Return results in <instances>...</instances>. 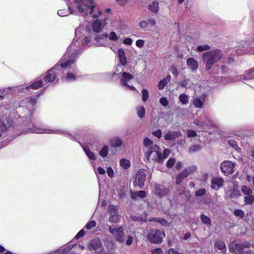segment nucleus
<instances>
[{"label": "nucleus", "mask_w": 254, "mask_h": 254, "mask_svg": "<svg viewBox=\"0 0 254 254\" xmlns=\"http://www.w3.org/2000/svg\"><path fill=\"white\" fill-rule=\"evenodd\" d=\"M67 57V55L65 54L60 61V65H56L46 73L44 76L46 82H52L58 80L59 77L62 73V69L70 67V66L74 63V59H68Z\"/></svg>", "instance_id": "7ed1b4c3"}, {"label": "nucleus", "mask_w": 254, "mask_h": 254, "mask_svg": "<svg viewBox=\"0 0 254 254\" xmlns=\"http://www.w3.org/2000/svg\"><path fill=\"white\" fill-rule=\"evenodd\" d=\"M170 154V150L169 149H165L163 151V153L162 155L160 153V161H161V160L162 159V158L163 159H166L167 157H168Z\"/></svg>", "instance_id": "09e8293b"}, {"label": "nucleus", "mask_w": 254, "mask_h": 254, "mask_svg": "<svg viewBox=\"0 0 254 254\" xmlns=\"http://www.w3.org/2000/svg\"><path fill=\"white\" fill-rule=\"evenodd\" d=\"M73 3L74 0H73V2L71 3V5H68V9H60L58 11V15L60 16L63 17L68 15L69 13H74V11L72 10V8L74 9L76 11H77V9L73 7Z\"/></svg>", "instance_id": "dca6fc26"}, {"label": "nucleus", "mask_w": 254, "mask_h": 254, "mask_svg": "<svg viewBox=\"0 0 254 254\" xmlns=\"http://www.w3.org/2000/svg\"><path fill=\"white\" fill-rule=\"evenodd\" d=\"M192 85V81L189 79H184L179 83V85L186 88H190Z\"/></svg>", "instance_id": "c756f323"}, {"label": "nucleus", "mask_w": 254, "mask_h": 254, "mask_svg": "<svg viewBox=\"0 0 254 254\" xmlns=\"http://www.w3.org/2000/svg\"><path fill=\"white\" fill-rule=\"evenodd\" d=\"M131 195V197L134 198H135L137 197H140V198H144L146 196V192L145 191L140 190V191L132 193Z\"/></svg>", "instance_id": "f704fd0d"}, {"label": "nucleus", "mask_w": 254, "mask_h": 254, "mask_svg": "<svg viewBox=\"0 0 254 254\" xmlns=\"http://www.w3.org/2000/svg\"><path fill=\"white\" fill-rule=\"evenodd\" d=\"M107 173L108 176L110 178H112L114 176V172L111 167H108V168L107 169Z\"/></svg>", "instance_id": "052dcab7"}, {"label": "nucleus", "mask_w": 254, "mask_h": 254, "mask_svg": "<svg viewBox=\"0 0 254 254\" xmlns=\"http://www.w3.org/2000/svg\"><path fill=\"white\" fill-rule=\"evenodd\" d=\"M235 164L230 161H224L221 165V170L227 176L234 172Z\"/></svg>", "instance_id": "9b49d317"}, {"label": "nucleus", "mask_w": 254, "mask_h": 254, "mask_svg": "<svg viewBox=\"0 0 254 254\" xmlns=\"http://www.w3.org/2000/svg\"><path fill=\"white\" fill-rule=\"evenodd\" d=\"M149 11L153 14L157 13L159 10V2L157 0L151 2L148 5Z\"/></svg>", "instance_id": "412c9836"}, {"label": "nucleus", "mask_w": 254, "mask_h": 254, "mask_svg": "<svg viewBox=\"0 0 254 254\" xmlns=\"http://www.w3.org/2000/svg\"><path fill=\"white\" fill-rule=\"evenodd\" d=\"M91 38L88 36H81L77 39H75L73 42L67 48L65 54L67 55L68 59H74V63L77 58V56L83 51V47L91 46Z\"/></svg>", "instance_id": "f03ea898"}, {"label": "nucleus", "mask_w": 254, "mask_h": 254, "mask_svg": "<svg viewBox=\"0 0 254 254\" xmlns=\"http://www.w3.org/2000/svg\"><path fill=\"white\" fill-rule=\"evenodd\" d=\"M96 223L94 220L89 221L85 226V228L87 230H90L96 226Z\"/></svg>", "instance_id": "de8ad7c7"}, {"label": "nucleus", "mask_w": 254, "mask_h": 254, "mask_svg": "<svg viewBox=\"0 0 254 254\" xmlns=\"http://www.w3.org/2000/svg\"><path fill=\"white\" fill-rule=\"evenodd\" d=\"M42 81L41 79H38L36 80L35 82L29 85V86H27L26 87V90L30 89H37L41 87L42 85Z\"/></svg>", "instance_id": "a878e982"}, {"label": "nucleus", "mask_w": 254, "mask_h": 254, "mask_svg": "<svg viewBox=\"0 0 254 254\" xmlns=\"http://www.w3.org/2000/svg\"><path fill=\"white\" fill-rule=\"evenodd\" d=\"M181 136H182V133L180 131H169L165 135L164 138L166 140H174Z\"/></svg>", "instance_id": "f3484780"}, {"label": "nucleus", "mask_w": 254, "mask_h": 254, "mask_svg": "<svg viewBox=\"0 0 254 254\" xmlns=\"http://www.w3.org/2000/svg\"><path fill=\"white\" fill-rule=\"evenodd\" d=\"M224 180L221 177H215L211 180V188L212 189L218 190L223 185Z\"/></svg>", "instance_id": "4468645a"}, {"label": "nucleus", "mask_w": 254, "mask_h": 254, "mask_svg": "<svg viewBox=\"0 0 254 254\" xmlns=\"http://www.w3.org/2000/svg\"><path fill=\"white\" fill-rule=\"evenodd\" d=\"M206 190L204 189H199L195 192V194L197 197L203 196L205 194Z\"/></svg>", "instance_id": "5fc2aeb1"}, {"label": "nucleus", "mask_w": 254, "mask_h": 254, "mask_svg": "<svg viewBox=\"0 0 254 254\" xmlns=\"http://www.w3.org/2000/svg\"><path fill=\"white\" fill-rule=\"evenodd\" d=\"M197 135L196 132L195 130L189 129L187 130V137H195Z\"/></svg>", "instance_id": "13d9d810"}, {"label": "nucleus", "mask_w": 254, "mask_h": 254, "mask_svg": "<svg viewBox=\"0 0 254 254\" xmlns=\"http://www.w3.org/2000/svg\"><path fill=\"white\" fill-rule=\"evenodd\" d=\"M196 169L197 167L193 165L186 168L185 170H184V171H186V173L187 174V176H189L190 174L194 172Z\"/></svg>", "instance_id": "49530a36"}, {"label": "nucleus", "mask_w": 254, "mask_h": 254, "mask_svg": "<svg viewBox=\"0 0 254 254\" xmlns=\"http://www.w3.org/2000/svg\"><path fill=\"white\" fill-rule=\"evenodd\" d=\"M149 241L152 243H158L159 242V233L158 230H152L148 235Z\"/></svg>", "instance_id": "a211bd4d"}, {"label": "nucleus", "mask_w": 254, "mask_h": 254, "mask_svg": "<svg viewBox=\"0 0 254 254\" xmlns=\"http://www.w3.org/2000/svg\"><path fill=\"white\" fill-rule=\"evenodd\" d=\"M88 248L89 251H94L95 253H101L103 251L102 244L98 238L91 240Z\"/></svg>", "instance_id": "9d476101"}, {"label": "nucleus", "mask_w": 254, "mask_h": 254, "mask_svg": "<svg viewBox=\"0 0 254 254\" xmlns=\"http://www.w3.org/2000/svg\"><path fill=\"white\" fill-rule=\"evenodd\" d=\"M109 232L116 238L118 241L121 243L125 242V234L123 232V228L122 226H109Z\"/></svg>", "instance_id": "0eeeda50"}, {"label": "nucleus", "mask_w": 254, "mask_h": 254, "mask_svg": "<svg viewBox=\"0 0 254 254\" xmlns=\"http://www.w3.org/2000/svg\"><path fill=\"white\" fill-rule=\"evenodd\" d=\"M234 214L236 216L239 217L241 218H243L245 216V213L242 209H236L234 211Z\"/></svg>", "instance_id": "8fccbe9b"}, {"label": "nucleus", "mask_w": 254, "mask_h": 254, "mask_svg": "<svg viewBox=\"0 0 254 254\" xmlns=\"http://www.w3.org/2000/svg\"><path fill=\"white\" fill-rule=\"evenodd\" d=\"M73 248V246H69L64 249H62L63 254H67Z\"/></svg>", "instance_id": "774afa93"}, {"label": "nucleus", "mask_w": 254, "mask_h": 254, "mask_svg": "<svg viewBox=\"0 0 254 254\" xmlns=\"http://www.w3.org/2000/svg\"><path fill=\"white\" fill-rule=\"evenodd\" d=\"M187 64L190 69L194 71L197 70L198 67L197 61L193 58H189L187 59Z\"/></svg>", "instance_id": "6ab92c4d"}, {"label": "nucleus", "mask_w": 254, "mask_h": 254, "mask_svg": "<svg viewBox=\"0 0 254 254\" xmlns=\"http://www.w3.org/2000/svg\"><path fill=\"white\" fill-rule=\"evenodd\" d=\"M223 57L222 51L218 49L207 51L202 55V59L205 64V69L210 70L213 65L220 60Z\"/></svg>", "instance_id": "39448f33"}, {"label": "nucleus", "mask_w": 254, "mask_h": 254, "mask_svg": "<svg viewBox=\"0 0 254 254\" xmlns=\"http://www.w3.org/2000/svg\"><path fill=\"white\" fill-rule=\"evenodd\" d=\"M142 100L143 102H146L149 97V92L147 90L143 89L141 91Z\"/></svg>", "instance_id": "37998d69"}, {"label": "nucleus", "mask_w": 254, "mask_h": 254, "mask_svg": "<svg viewBox=\"0 0 254 254\" xmlns=\"http://www.w3.org/2000/svg\"><path fill=\"white\" fill-rule=\"evenodd\" d=\"M211 49V47L208 45H199L197 47V51L198 52H202L204 51L209 50Z\"/></svg>", "instance_id": "c03bdc74"}, {"label": "nucleus", "mask_w": 254, "mask_h": 254, "mask_svg": "<svg viewBox=\"0 0 254 254\" xmlns=\"http://www.w3.org/2000/svg\"><path fill=\"white\" fill-rule=\"evenodd\" d=\"M111 143L112 146L118 147H120L122 145L123 142L120 138L117 137L111 140Z\"/></svg>", "instance_id": "72a5a7b5"}, {"label": "nucleus", "mask_w": 254, "mask_h": 254, "mask_svg": "<svg viewBox=\"0 0 254 254\" xmlns=\"http://www.w3.org/2000/svg\"><path fill=\"white\" fill-rule=\"evenodd\" d=\"M244 202L246 204L252 205L254 202V196L251 194L245 196Z\"/></svg>", "instance_id": "c9c22d12"}, {"label": "nucleus", "mask_w": 254, "mask_h": 254, "mask_svg": "<svg viewBox=\"0 0 254 254\" xmlns=\"http://www.w3.org/2000/svg\"><path fill=\"white\" fill-rule=\"evenodd\" d=\"M28 101V104L27 106L31 107H33L36 102V99L35 97H30L26 100Z\"/></svg>", "instance_id": "603ef678"}, {"label": "nucleus", "mask_w": 254, "mask_h": 254, "mask_svg": "<svg viewBox=\"0 0 254 254\" xmlns=\"http://www.w3.org/2000/svg\"><path fill=\"white\" fill-rule=\"evenodd\" d=\"M204 101L201 100L199 97L195 98L192 100V104L195 108H201L203 107V105Z\"/></svg>", "instance_id": "7c9ffc66"}, {"label": "nucleus", "mask_w": 254, "mask_h": 254, "mask_svg": "<svg viewBox=\"0 0 254 254\" xmlns=\"http://www.w3.org/2000/svg\"><path fill=\"white\" fill-rule=\"evenodd\" d=\"M195 124L201 127H209L214 126L213 120L209 116H205L203 118L200 119V120L196 121Z\"/></svg>", "instance_id": "ddd939ff"}, {"label": "nucleus", "mask_w": 254, "mask_h": 254, "mask_svg": "<svg viewBox=\"0 0 254 254\" xmlns=\"http://www.w3.org/2000/svg\"><path fill=\"white\" fill-rule=\"evenodd\" d=\"M234 246L236 250L238 252H239V253H242V252H245L244 251H243L244 248L241 243H236L235 244Z\"/></svg>", "instance_id": "864d4df0"}, {"label": "nucleus", "mask_w": 254, "mask_h": 254, "mask_svg": "<svg viewBox=\"0 0 254 254\" xmlns=\"http://www.w3.org/2000/svg\"><path fill=\"white\" fill-rule=\"evenodd\" d=\"M121 76L120 78V83L123 86H126L131 90H135V88L133 86H130L128 83L133 79V76L131 74L123 72L121 73Z\"/></svg>", "instance_id": "1a4fd4ad"}, {"label": "nucleus", "mask_w": 254, "mask_h": 254, "mask_svg": "<svg viewBox=\"0 0 254 254\" xmlns=\"http://www.w3.org/2000/svg\"><path fill=\"white\" fill-rule=\"evenodd\" d=\"M160 104L162 106L166 107L168 105V101L166 98L162 97L160 98Z\"/></svg>", "instance_id": "680f3d73"}, {"label": "nucleus", "mask_w": 254, "mask_h": 254, "mask_svg": "<svg viewBox=\"0 0 254 254\" xmlns=\"http://www.w3.org/2000/svg\"><path fill=\"white\" fill-rule=\"evenodd\" d=\"M145 42L143 40L138 39L135 42V45L139 48H142L144 45Z\"/></svg>", "instance_id": "bf43d9fd"}, {"label": "nucleus", "mask_w": 254, "mask_h": 254, "mask_svg": "<svg viewBox=\"0 0 254 254\" xmlns=\"http://www.w3.org/2000/svg\"><path fill=\"white\" fill-rule=\"evenodd\" d=\"M175 161H176L175 158H169L166 163V166L169 168H172L174 166V165L175 163Z\"/></svg>", "instance_id": "3c124183"}, {"label": "nucleus", "mask_w": 254, "mask_h": 254, "mask_svg": "<svg viewBox=\"0 0 254 254\" xmlns=\"http://www.w3.org/2000/svg\"><path fill=\"white\" fill-rule=\"evenodd\" d=\"M73 7L82 15H90L94 18L99 17L102 13L92 0H74Z\"/></svg>", "instance_id": "f257e3e1"}, {"label": "nucleus", "mask_w": 254, "mask_h": 254, "mask_svg": "<svg viewBox=\"0 0 254 254\" xmlns=\"http://www.w3.org/2000/svg\"><path fill=\"white\" fill-rule=\"evenodd\" d=\"M85 234V231L84 230H81L75 236V238L78 239L82 237H83Z\"/></svg>", "instance_id": "338daca9"}, {"label": "nucleus", "mask_w": 254, "mask_h": 254, "mask_svg": "<svg viewBox=\"0 0 254 254\" xmlns=\"http://www.w3.org/2000/svg\"><path fill=\"white\" fill-rule=\"evenodd\" d=\"M103 27L104 25L98 20H96L92 25L93 30L96 33H99L102 30Z\"/></svg>", "instance_id": "b1692460"}, {"label": "nucleus", "mask_w": 254, "mask_h": 254, "mask_svg": "<svg viewBox=\"0 0 254 254\" xmlns=\"http://www.w3.org/2000/svg\"><path fill=\"white\" fill-rule=\"evenodd\" d=\"M171 76L170 74L167 75V76L164 78L160 80V90L163 89L166 85L170 81Z\"/></svg>", "instance_id": "473e14b6"}, {"label": "nucleus", "mask_w": 254, "mask_h": 254, "mask_svg": "<svg viewBox=\"0 0 254 254\" xmlns=\"http://www.w3.org/2000/svg\"><path fill=\"white\" fill-rule=\"evenodd\" d=\"M241 190L246 195L251 194L253 193V190L250 188L244 185L242 186Z\"/></svg>", "instance_id": "a19ab883"}, {"label": "nucleus", "mask_w": 254, "mask_h": 254, "mask_svg": "<svg viewBox=\"0 0 254 254\" xmlns=\"http://www.w3.org/2000/svg\"><path fill=\"white\" fill-rule=\"evenodd\" d=\"M149 23L146 20H143L140 21L139 23V26L142 29H144L145 28L147 27Z\"/></svg>", "instance_id": "6e6d98bb"}, {"label": "nucleus", "mask_w": 254, "mask_h": 254, "mask_svg": "<svg viewBox=\"0 0 254 254\" xmlns=\"http://www.w3.org/2000/svg\"><path fill=\"white\" fill-rule=\"evenodd\" d=\"M228 144L233 148L237 149L238 148L237 142L233 139H230L228 141Z\"/></svg>", "instance_id": "4d7b16f0"}, {"label": "nucleus", "mask_w": 254, "mask_h": 254, "mask_svg": "<svg viewBox=\"0 0 254 254\" xmlns=\"http://www.w3.org/2000/svg\"><path fill=\"white\" fill-rule=\"evenodd\" d=\"M83 149L87 156L88 158L91 160H95L96 159V155L92 152L86 146H82Z\"/></svg>", "instance_id": "393cba45"}, {"label": "nucleus", "mask_w": 254, "mask_h": 254, "mask_svg": "<svg viewBox=\"0 0 254 254\" xmlns=\"http://www.w3.org/2000/svg\"><path fill=\"white\" fill-rule=\"evenodd\" d=\"M120 166L125 170L127 169L130 166V161L126 158H122L119 161Z\"/></svg>", "instance_id": "cd10ccee"}, {"label": "nucleus", "mask_w": 254, "mask_h": 254, "mask_svg": "<svg viewBox=\"0 0 254 254\" xmlns=\"http://www.w3.org/2000/svg\"><path fill=\"white\" fill-rule=\"evenodd\" d=\"M227 194L230 198H236L240 195V191L236 189H233L229 190L228 191Z\"/></svg>", "instance_id": "2f4dec72"}, {"label": "nucleus", "mask_w": 254, "mask_h": 254, "mask_svg": "<svg viewBox=\"0 0 254 254\" xmlns=\"http://www.w3.org/2000/svg\"><path fill=\"white\" fill-rule=\"evenodd\" d=\"M27 132L36 133H54L57 134H62L71 137V135L66 130L62 129H50L45 128L33 127L32 128H29Z\"/></svg>", "instance_id": "423d86ee"}, {"label": "nucleus", "mask_w": 254, "mask_h": 254, "mask_svg": "<svg viewBox=\"0 0 254 254\" xmlns=\"http://www.w3.org/2000/svg\"><path fill=\"white\" fill-rule=\"evenodd\" d=\"M116 1L118 2L120 5L125 6L128 3L129 0H116Z\"/></svg>", "instance_id": "69168bd1"}, {"label": "nucleus", "mask_w": 254, "mask_h": 254, "mask_svg": "<svg viewBox=\"0 0 254 254\" xmlns=\"http://www.w3.org/2000/svg\"><path fill=\"white\" fill-rule=\"evenodd\" d=\"M108 213L110 214L109 221L114 223H117L120 220V215L118 214V207L116 205L110 204L108 207Z\"/></svg>", "instance_id": "6e6552de"}, {"label": "nucleus", "mask_w": 254, "mask_h": 254, "mask_svg": "<svg viewBox=\"0 0 254 254\" xmlns=\"http://www.w3.org/2000/svg\"><path fill=\"white\" fill-rule=\"evenodd\" d=\"M109 152V147L107 145H104L101 151L99 152V155L103 158L107 157Z\"/></svg>", "instance_id": "4c0bfd02"}, {"label": "nucleus", "mask_w": 254, "mask_h": 254, "mask_svg": "<svg viewBox=\"0 0 254 254\" xmlns=\"http://www.w3.org/2000/svg\"><path fill=\"white\" fill-rule=\"evenodd\" d=\"M201 149V146L199 144H193L190 146L189 149L190 153H194L199 151Z\"/></svg>", "instance_id": "58836bf2"}, {"label": "nucleus", "mask_w": 254, "mask_h": 254, "mask_svg": "<svg viewBox=\"0 0 254 254\" xmlns=\"http://www.w3.org/2000/svg\"><path fill=\"white\" fill-rule=\"evenodd\" d=\"M241 79L243 80L254 79V67L246 71L245 74L241 75Z\"/></svg>", "instance_id": "4be33fe9"}, {"label": "nucleus", "mask_w": 254, "mask_h": 254, "mask_svg": "<svg viewBox=\"0 0 254 254\" xmlns=\"http://www.w3.org/2000/svg\"><path fill=\"white\" fill-rule=\"evenodd\" d=\"M137 114L139 118H142L143 117L145 111V109L142 106H138L136 108Z\"/></svg>", "instance_id": "ea45409f"}, {"label": "nucleus", "mask_w": 254, "mask_h": 254, "mask_svg": "<svg viewBox=\"0 0 254 254\" xmlns=\"http://www.w3.org/2000/svg\"><path fill=\"white\" fill-rule=\"evenodd\" d=\"M108 37L107 34H103L101 35H97L95 40L96 41V45L97 46H103L105 45V40Z\"/></svg>", "instance_id": "5701e85b"}, {"label": "nucleus", "mask_w": 254, "mask_h": 254, "mask_svg": "<svg viewBox=\"0 0 254 254\" xmlns=\"http://www.w3.org/2000/svg\"><path fill=\"white\" fill-rule=\"evenodd\" d=\"M108 37L110 40L113 42H116L119 39V37L114 31L110 33L108 35Z\"/></svg>", "instance_id": "79ce46f5"}, {"label": "nucleus", "mask_w": 254, "mask_h": 254, "mask_svg": "<svg viewBox=\"0 0 254 254\" xmlns=\"http://www.w3.org/2000/svg\"><path fill=\"white\" fill-rule=\"evenodd\" d=\"M169 70L170 71H171V72L173 74V75L175 76V77H176L177 75H178V70L177 69V68L174 66H171L170 68H169Z\"/></svg>", "instance_id": "e2e57ef3"}, {"label": "nucleus", "mask_w": 254, "mask_h": 254, "mask_svg": "<svg viewBox=\"0 0 254 254\" xmlns=\"http://www.w3.org/2000/svg\"><path fill=\"white\" fill-rule=\"evenodd\" d=\"M179 101L183 105H186L189 102V97L185 93L181 94L179 96Z\"/></svg>", "instance_id": "e433bc0d"}, {"label": "nucleus", "mask_w": 254, "mask_h": 254, "mask_svg": "<svg viewBox=\"0 0 254 254\" xmlns=\"http://www.w3.org/2000/svg\"><path fill=\"white\" fill-rule=\"evenodd\" d=\"M214 247L216 250L221 251L222 254H226L227 248L225 243L221 240H215L214 244Z\"/></svg>", "instance_id": "2eb2a0df"}, {"label": "nucleus", "mask_w": 254, "mask_h": 254, "mask_svg": "<svg viewBox=\"0 0 254 254\" xmlns=\"http://www.w3.org/2000/svg\"><path fill=\"white\" fill-rule=\"evenodd\" d=\"M123 43L127 45H131L132 43V40L130 38H126L123 40Z\"/></svg>", "instance_id": "0e129e2a"}, {"label": "nucleus", "mask_w": 254, "mask_h": 254, "mask_svg": "<svg viewBox=\"0 0 254 254\" xmlns=\"http://www.w3.org/2000/svg\"><path fill=\"white\" fill-rule=\"evenodd\" d=\"M146 180V174L143 170H139L136 176L134 181V186H138L140 189L142 188Z\"/></svg>", "instance_id": "f8f14e48"}, {"label": "nucleus", "mask_w": 254, "mask_h": 254, "mask_svg": "<svg viewBox=\"0 0 254 254\" xmlns=\"http://www.w3.org/2000/svg\"><path fill=\"white\" fill-rule=\"evenodd\" d=\"M76 79L75 75L73 73H67V75L65 77V80L66 81L70 82L75 80Z\"/></svg>", "instance_id": "a18cd8bd"}, {"label": "nucleus", "mask_w": 254, "mask_h": 254, "mask_svg": "<svg viewBox=\"0 0 254 254\" xmlns=\"http://www.w3.org/2000/svg\"><path fill=\"white\" fill-rule=\"evenodd\" d=\"M200 220L201 222L204 224L206 225L209 228L212 225L211 224V219L205 215L202 214L200 215Z\"/></svg>", "instance_id": "c85d7f7f"}, {"label": "nucleus", "mask_w": 254, "mask_h": 254, "mask_svg": "<svg viewBox=\"0 0 254 254\" xmlns=\"http://www.w3.org/2000/svg\"><path fill=\"white\" fill-rule=\"evenodd\" d=\"M187 174L186 173V171H182L180 173H179L176 177V183L177 185H180L182 181L184 180L185 178H187Z\"/></svg>", "instance_id": "bb28decb"}, {"label": "nucleus", "mask_w": 254, "mask_h": 254, "mask_svg": "<svg viewBox=\"0 0 254 254\" xmlns=\"http://www.w3.org/2000/svg\"><path fill=\"white\" fill-rule=\"evenodd\" d=\"M118 56L120 64L125 66L127 64V59L126 56L125 51L123 49H119L118 51Z\"/></svg>", "instance_id": "aec40b11"}, {"label": "nucleus", "mask_w": 254, "mask_h": 254, "mask_svg": "<svg viewBox=\"0 0 254 254\" xmlns=\"http://www.w3.org/2000/svg\"><path fill=\"white\" fill-rule=\"evenodd\" d=\"M144 150H146L144 159L150 162H159V147L153 145L152 140L148 137H145L143 141Z\"/></svg>", "instance_id": "20e7f679"}]
</instances>
